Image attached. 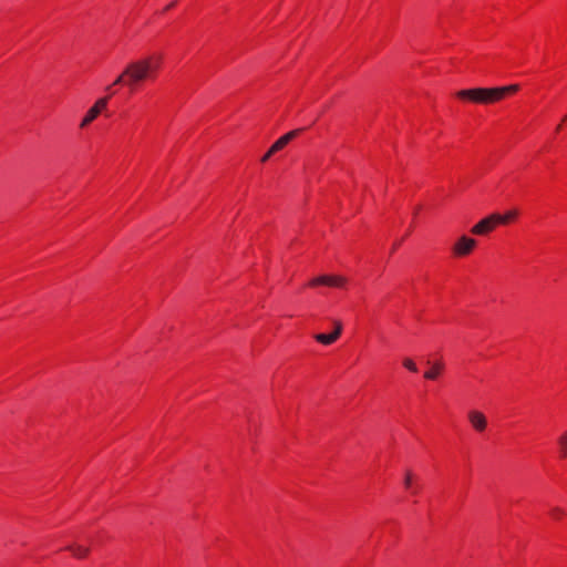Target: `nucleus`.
Returning <instances> with one entry per match:
<instances>
[{"mask_svg": "<svg viewBox=\"0 0 567 567\" xmlns=\"http://www.w3.org/2000/svg\"><path fill=\"white\" fill-rule=\"evenodd\" d=\"M163 54L153 52L151 54L141 56L130 61L115 81L106 86L105 91L111 92V95L117 93L116 86H123L130 93H136L146 83L156 81L163 66Z\"/></svg>", "mask_w": 567, "mask_h": 567, "instance_id": "f257e3e1", "label": "nucleus"}, {"mask_svg": "<svg viewBox=\"0 0 567 567\" xmlns=\"http://www.w3.org/2000/svg\"><path fill=\"white\" fill-rule=\"evenodd\" d=\"M518 90L517 85H508L503 87H477L470 90H461L456 96L463 101H470L477 104H493L513 95Z\"/></svg>", "mask_w": 567, "mask_h": 567, "instance_id": "f03ea898", "label": "nucleus"}, {"mask_svg": "<svg viewBox=\"0 0 567 567\" xmlns=\"http://www.w3.org/2000/svg\"><path fill=\"white\" fill-rule=\"evenodd\" d=\"M516 218V212L509 210L504 214L495 213L481 219L471 228V234L475 236H487L499 226H506Z\"/></svg>", "mask_w": 567, "mask_h": 567, "instance_id": "7ed1b4c3", "label": "nucleus"}, {"mask_svg": "<svg viewBox=\"0 0 567 567\" xmlns=\"http://www.w3.org/2000/svg\"><path fill=\"white\" fill-rule=\"evenodd\" d=\"M106 93L107 94L105 96L97 99L95 103L86 111L79 124L80 130L87 128L101 114L107 110L109 101L113 95H111V92Z\"/></svg>", "mask_w": 567, "mask_h": 567, "instance_id": "20e7f679", "label": "nucleus"}, {"mask_svg": "<svg viewBox=\"0 0 567 567\" xmlns=\"http://www.w3.org/2000/svg\"><path fill=\"white\" fill-rule=\"evenodd\" d=\"M347 278L339 275H322L311 279L307 287L317 288L320 286L331 288H344L347 286Z\"/></svg>", "mask_w": 567, "mask_h": 567, "instance_id": "39448f33", "label": "nucleus"}, {"mask_svg": "<svg viewBox=\"0 0 567 567\" xmlns=\"http://www.w3.org/2000/svg\"><path fill=\"white\" fill-rule=\"evenodd\" d=\"M477 246V241L468 236L460 237L452 247V254L456 258L471 255Z\"/></svg>", "mask_w": 567, "mask_h": 567, "instance_id": "423d86ee", "label": "nucleus"}, {"mask_svg": "<svg viewBox=\"0 0 567 567\" xmlns=\"http://www.w3.org/2000/svg\"><path fill=\"white\" fill-rule=\"evenodd\" d=\"M299 131H291L284 136L279 137L267 151V153L262 156L261 162L268 161L272 155H275L277 152L284 150L290 141H292L296 136H298Z\"/></svg>", "mask_w": 567, "mask_h": 567, "instance_id": "0eeeda50", "label": "nucleus"}, {"mask_svg": "<svg viewBox=\"0 0 567 567\" xmlns=\"http://www.w3.org/2000/svg\"><path fill=\"white\" fill-rule=\"evenodd\" d=\"M467 421L472 429L477 433H483L487 429V419L485 414L478 410L468 411Z\"/></svg>", "mask_w": 567, "mask_h": 567, "instance_id": "6e6552de", "label": "nucleus"}, {"mask_svg": "<svg viewBox=\"0 0 567 567\" xmlns=\"http://www.w3.org/2000/svg\"><path fill=\"white\" fill-rule=\"evenodd\" d=\"M404 489L411 495L416 496L420 494L422 489V483L420 477L414 474L412 471H406L404 475Z\"/></svg>", "mask_w": 567, "mask_h": 567, "instance_id": "1a4fd4ad", "label": "nucleus"}, {"mask_svg": "<svg viewBox=\"0 0 567 567\" xmlns=\"http://www.w3.org/2000/svg\"><path fill=\"white\" fill-rule=\"evenodd\" d=\"M341 323H336V328L334 330L331 332V333H318L315 336V339L321 343V344H324V346H329V344H332L334 343L340 334H341Z\"/></svg>", "mask_w": 567, "mask_h": 567, "instance_id": "9d476101", "label": "nucleus"}, {"mask_svg": "<svg viewBox=\"0 0 567 567\" xmlns=\"http://www.w3.org/2000/svg\"><path fill=\"white\" fill-rule=\"evenodd\" d=\"M557 456L559 460H567V429L556 440Z\"/></svg>", "mask_w": 567, "mask_h": 567, "instance_id": "9b49d317", "label": "nucleus"}, {"mask_svg": "<svg viewBox=\"0 0 567 567\" xmlns=\"http://www.w3.org/2000/svg\"><path fill=\"white\" fill-rule=\"evenodd\" d=\"M444 371V363L442 361H435L432 363L430 369L425 371L424 378L426 380H436L441 377Z\"/></svg>", "mask_w": 567, "mask_h": 567, "instance_id": "f8f14e48", "label": "nucleus"}, {"mask_svg": "<svg viewBox=\"0 0 567 567\" xmlns=\"http://www.w3.org/2000/svg\"><path fill=\"white\" fill-rule=\"evenodd\" d=\"M69 550L76 558H84L89 554V548L87 547H84V546L78 545V544H74V545L70 546Z\"/></svg>", "mask_w": 567, "mask_h": 567, "instance_id": "ddd939ff", "label": "nucleus"}, {"mask_svg": "<svg viewBox=\"0 0 567 567\" xmlns=\"http://www.w3.org/2000/svg\"><path fill=\"white\" fill-rule=\"evenodd\" d=\"M565 511L559 507H555L549 512V516L554 520H560L565 517Z\"/></svg>", "mask_w": 567, "mask_h": 567, "instance_id": "4468645a", "label": "nucleus"}, {"mask_svg": "<svg viewBox=\"0 0 567 567\" xmlns=\"http://www.w3.org/2000/svg\"><path fill=\"white\" fill-rule=\"evenodd\" d=\"M402 364L405 369H408L409 371L413 372V373H416L417 372V367H416V363L410 359V358H405L403 359L402 361Z\"/></svg>", "mask_w": 567, "mask_h": 567, "instance_id": "2eb2a0df", "label": "nucleus"}, {"mask_svg": "<svg viewBox=\"0 0 567 567\" xmlns=\"http://www.w3.org/2000/svg\"><path fill=\"white\" fill-rule=\"evenodd\" d=\"M567 123H564L563 121L558 124V126L556 127V132H560L563 130V126H566Z\"/></svg>", "mask_w": 567, "mask_h": 567, "instance_id": "dca6fc26", "label": "nucleus"}, {"mask_svg": "<svg viewBox=\"0 0 567 567\" xmlns=\"http://www.w3.org/2000/svg\"><path fill=\"white\" fill-rule=\"evenodd\" d=\"M174 6H175V2H172L171 4L167 6L166 10L172 9Z\"/></svg>", "mask_w": 567, "mask_h": 567, "instance_id": "f3484780", "label": "nucleus"}, {"mask_svg": "<svg viewBox=\"0 0 567 567\" xmlns=\"http://www.w3.org/2000/svg\"><path fill=\"white\" fill-rule=\"evenodd\" d=\"M563 122L567 123V114L563 117Z\"/></svg>", "mask_w": 567, "mask_h": 567, "instance_id": "a211bd4d", "label": "nucleus"}]
</instances>
